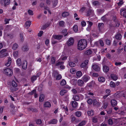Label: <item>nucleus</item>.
<instances>
[{
  "label": "nucleus",
  "mask_w": 126,
  "mask_h": 126,
  "mask_svg": "<svg viewBox=\"0 0 126 126\" xmlns=\"http://www.w3.org/2000/svg\"><path fill=\"white\" fill-rule=\"evenodd\" d=\"M87 46V42L86 40L84 39L80 40L78 42L77 46V49L80 50L84 49Z\"/></svg>",
  "instance_id": "obj_1"
},
{
  "label": "nucleus",
  "mask_w": 126,
  "mask_h": 126,
  "mask_svg": "<svg viewBox=\"0 0 126 126\" xmlns=\"http://www.w3.org/2000/svg\"><path fill=\"white\" fill-rule=\"evenodd\" d=\"M13 70L9 68H7L5 69L4 71V73L5 75L8 76H12L13 74Z\"/></svg>",
  "instance_id": "obj_2"
},
{
  "label": "nucleus",
  "mask_w": 126,
  "mask_h": 126,
  "mask_svg": "<svg viewBox=\"0 0 126 126\" xmlns=\"http://www.w3.org/2000/svg\"><path fill=\"white\" fill-rule=\"evenodd\" d=\"M88 62L89 61L88 60H85L80 65L81 67L85 69H87L88 67Z\"/></svg>",
  "instance_id": "obj_3"
},
{
  "label": "nucleus",
  "mask_w": 126,
  "mask_h": 126,
  "mask_svg": "<svg viewBox=\"0 0 126 126\" xmlns=\"http://www.w3.org/2000/svg\"><path fill=\"white\" fill-rule=\"evenodd\" d=\"M10 0H0V3L1 5L6 6L10 3Z\"/></svg>",
  "instance_id": "obj_4"
},
{
  "label": "nucleus",
  "mask_w": 126,
  "mask_h": 126,
  "mask_svg": "<svg viewBox=\"0 0 126 126\" xmlns=\"http://www.w3.org/2000/svg\"><path fill=\"white\" fill-rule=\"evenodd\" d=\"M104 24L103 23H100L98 24V27L99 31L100 32H103L104 31Z\"/></svg>",
  "instance_id": "obj_5"
},
{
  "label": "nucleus",
  "mask_w": 126,
  "mask_h": 126,
  "mask_svg": "<svg viewBox=\"0 0 126 126\" xmlns=\"http://www.w3.org/2000/svg\"><path fill=\"white\" fill-rule=\"evenodd\" d=\"M74 42V40L73 38L72 37L70 38L68 41L67 42L66 44L68 46H70L73 45Z\"/></svg>",
  "instance_id": "obj_6"
},
{
  "label": "nucleus",
  "mask_w": 126,
  "mask_h": 126,
  "mask_svg": "<svg viewBox=\"0 0 126 126\" xmlns=\"http://www.w3.org/2000/svg\"><path fill=\"white\" fill-rule=\"evenodd\" d=\"M7 50L6 49H3L0 51V53L2 57H3L7 55Z\"/></svg>",
  "instance_id": "obj_7"
},
{
  "label": "nucleus",
  "mask_w": 126,
  "mask_h": 126,
  "mask_svg": "<svg viewBox=\"0 0 126 126\" xmlns=\"http://www.w3.org/2000/svg\"><path fill=\"white\" fill-rule=\"evenodd\" d=\"M120 15L126 18V8H122L120 11Z\"/></svg>",
  "instance_id": "obj_8"
},
{
  "label": "nucleus",
  "mask_w": 126,
  "mask_h": 126,
  "mask_svg": "<svg viewBox=\"0 0 126 126\" xmlns=\"http://www.w3.org/2000/svg\"><path fill=\"white\" fill-rule=\"evenodd\" d=\"M92 67L94 70L95 71H99L100 70V67L97 65L94 64L92 65Z\"/></svg>",
  "instance_id": "obj_9"
},
{
  "label": "nucleus",
  "mask_w": 126,
  "mask_h": 126,
  "mask_svg": "<svg viewBox=\"0 0 126 126\" xmlns=\"http://www.w3.org/2000/svg\"><path fill=\"white\" fill-rule=\"evenodd\" d=\"M101 103L99 102L98 101H97L96 99L94 100L93 101V105L95 106L98 107L100 106Z\"/></svg>",
  "instance_id": "obj_10"
},
{
  "label": "nucleus",
  "mask_w": 126,
  "mask_h": 126,
  "mask_svg": "<svg viewBox=\"0 0 126 126\" xmlns=\"http://www.w3.org/2000/svg\"><path fill=\"white\" fill-rule=\"evenodd\" d=\"M90 79V77L87 75H84L82 78V79L84 82H87Z\"/></svg>",
  "instance_id": "obj_11"
},
{
  "label": "nucleus",
  "mask_w": 126,
  "mask_h": 126,
  "mask_svg": "<svg viewBox=\"0 0 126 126\" xmlns=\"http://www.w3.org/2000/svg\"><path fill=\"white\" fill-rule=\"evenodd\" d=\"M63 37V36L61 35H53L52 37L54 39L57 40H60Z\"/></svg>",
  "instance_id": "obj_12"
},
{
  "label": "nucleus",
  "mask_w": 126,
  "mask_h": 126,
  "mask_svg": "<svg viewBox=\"0 0 126 126\" xmlns=\"http://www.w3.org/2000/svg\"><path fill=\"white\" fill-rule=\"evenodd\" d=\"M84 84V82L82 79H79L78 80L77 84L78 86H83Z\"/></svg>",
  "instance_id": "obj_13"
},
{
  "label": "nucleus",
  "mask_w": 126,
  "mask_h": 126,
  "mask_svg": "<svg viewBox=\"0 0 126 126\" xmlns=\"http://www.w3.org/2000/svg\"><path fill=\"white\" fill-rule=\"evenodd\" d=\"M99 117L98 116H95L92 117V121L94 123L97 122Z\"/></svg>",
  "instance_id": "obj_14"
},
{
  "label": "nucleus",
  "mask_w": 126,
  "mask_h": 126,
  "mask_svg": "<svg viewBox=\"0 0 126 126\" xmlns=\"http://www.w3.org/2000/svg\"><path fill=\"white\" fill-rule=\"evenodd\" d=\"M12 59L11 58L9 57L8 58V60L6 63L5 65L6 66H9L11 63Z\"/></svg>",
  "instance_id": "obj_15"
},
{
  "label": "nucleus",
  "mask_w": 126,
  "mask_h": 126,
  "mask_svg": "<svg viewBox=\"0 0 126 126\" xmlns=\"http://www.w3.org/2000/svg\"><path fill=\"white\" fill-rule=\"evenodd\" d=\"M57 120L56 119H53L51 120L48 122V123L49 124H55L57 123Z\"/></svg>",
  "instance_id": "obj_16"
},
{
  "label": "nucleus",
  "mask_w": 126,
  "mask_h": 126,
  "mask_svg": "<svg viewBox=\"0 0 126 126\" xmlns=\"http://www.w3.org/2000/svg\"><path fill=\"white\" fill-rule=\"evenodd\" d=\"M31 24V21H27L25 24V26L26 28L27 29H28Z\"/></svg>",
  "instance_id": "obj_17"
},
{
  "label": "nucleus",
  "mask_w": 126,
  "mask_h": 126,
  "mask_svg": "<svg viewBox=\"0 0 126 126\" xmlns=\"http://www.w3.org/2000/svg\"><path fill=\"white\" fill-rule=\"evenodd\" d=\"M109 67L106 65L103 66V71L105 73L108 72L109 71Z\"/></svg>",
  "instance_id": "obj_18"
},
{
  "label": "nucleus",
  "mask_w": 126,
  "mask_h": 126,
  "mask_svg": "<svg viewBox=\"0 0 126 126\" xmlns=\"http://www.w3.org/2000/svg\"><path fill=\"white\" fill-rule=\"evenodd\" d=\"M111 78L113 80H116L118 79L117 76L115 74H112L110 75Z\"/></svg>",
  "instance_id": "obj_19"
},
{
  "label": "nucleus",
  "mask_w": 126,
  "mask_h": 126,
  "mask_svg": "<svg viewBox=\"0 0 126 126\" xmlns=\"http://www.w3.org/2000/svg\"><path fill=\"white\" fill-rule=\"evenodd\" d=\"M111 105L113 107H114L117 104V101L114 99L112 100L111 101Z\"/></svg>",
  "instance_id": "obj_20"
},
{
  "label": "nucleus",
  "mask_w": 126,
  "mask_h": 126,
  "mask_svg": "<svg viewBox=\"0 0 126 126\" xmlns=\"http://www.w3.org/2000/svg\"><path fill=\"white\" fill-rule=\"evenodd\" d=\"M61 60V59H60L57 61L55 64L56 66H58L60 65H61L63 64V62L60 61Z\"/></svg>",
  "instance_id": "obj_21"
},
{
  "label": "nucleus",
  "mask_w": 126,
  "mask_h": 126,
  "mask_svg": "<svg viewBox=\"0 0 126 126\" xmlns=\"http://www.w3.org/2000/svg\"><path fill=\"white\" fill-rule=\"evenodd\" d=\"M27 63L26 61H24L23 62L22 65V68L24 69H26L27 67Z\"/></svg>",
  "instance_id": "obj_22"
},
{
  "label": "nucleus",
  "mask_w": 126,
  "mask_h": 126,
  "mask_svg": "<svg viewBox=\"0 0 126 126\" xmlns=\"http://www.w3.org/2000/svg\"><path fill=\"white\" fill-rule=\"evenodd\" d=\"M87 121L84 120L82 121L79 123L77 125V126H84L86 124Z\"/></svg>",
  "instance_id": "obj_23"
},
{
  "label": "nucleus",
  "mask_w": 126,
  "mask_h": 126,
  "mask_svg": "<svg viewBox=\"0 0 126 126\" xmlns=\"http://www.w3.org/2000/svg\"><path fill=\"white\" fill-rule=\"evenodd\" d=\"M99 42H96L95 43V45H97L99 43L100 45L101 46H104V43L103 41L101 40H99Z\"/></svg>",
  "instance_id": "obj_24"
},
{
  "label": "nucleus",
  "mask_w": 126,
  "mask_h": 126,
  "mask_svg": "<svg viewBox=\"0 0 126 126\" xmlns=\"http://www.w3.org/2000/svg\"><path fill=\"white\" fill-rule=\"evenodd\" d=\"M73 108H76L78 105L77 103L75 101H72L71 102Z\"/></svg>",
  "instance_id": "obj_25"
},
{
  "label": "nucleus",
  "mask_w": 126,
  "mask_h": 126,
  "mask_svg": "<svg viewBox=\"0 0 126 126\" xmlns=\"http://www.w3.org/2000/svg\"><path fill=\"white\" fill-rule=\"evenodd\" d=\"M87 113L88 115L92 116L94 115V112L93 110H90L88 111Z\"/></svg>",
  "instance_id": "obj_26"
},
{
  "label": "nucleus",
  "mask_w": 126,
  "mask_h": 126,
  "mask_svg": "<svg viewBox=\"0 0 126 126\" xmlns=\"http://www.w3.org/2000/svg\"><path fill=\"white\" fill-rule=\"evenodd\" d=\"M44 106L45 107H50L51 106V105L50 102H46L44 103Z\"/></svg>",
  "instance_id": "obj_27"
},
{
  "label": "nucleus",
  "mask_w": 126,
  "mask_h": 126,
  "mask_svg": "<svg viewBox=\"0 0 126 126\" xmlns=\"http://www.w3.org/2000/svg\"><path fill=\"white\" fill-rule=\"evenodd\" d=\"M77 91L78 93H84L85 92V89L84 88H81L77 89Z\"/></svg>",
  "instance_id": "obj_28"
},
{
  "label": "nucleus",
  "mask_w": 126,
  "mask_h": 126,
  "mask_svg": "<svg viewBox=\"0 0 126 126\" xmlns=\"http://www.w3.org/2000/svg\"><path fill=\"white\" fill-rule=\"evenodd\" d=\"M72 99L74 100L78 101L79 99V95H75L73 96Z\"/></svg>",
  "instance_id": "obj_29"
},
{
  "label": "nucleus",
  "mask_w": 126,
  "mask_h": 126,
  "mask_svg": "<svg viewBox=\"0 0 126 126\" xmlns=\"http://www.w3.org/2000/svg\"><path fill=\"white\" fill-rule=\"evenodd\" d=\"M44 95L43 94H41L39 97V101L40 102H42L44 100Z\"/></svg>",
  "instance_id": "obj_30"
},
{
  "label": "nucleus",
  "mask_w": 126,
  "mask_h": 126,
  "mask_svg": "<svg viewBox=\"0 0 126 126\" xmlns=\"http://www.w3.org/2000/svg\"><path fill=\"white\" fill-rule=\"evenodd\" d=\"M115 37L117 39L120 40L122 38V36L121 34L118 33L116 34Z\"/></svg>",
  "instance_id": "obj_31"
},
{
  "label": "nucleus",
  "mask_w": 126,
  "mask_h": 126,
  "mask_svg": "<svg viewBox=\"0 0 126 126\" xmlns=\"http://www.w3.org/2000/svg\"><path fill=\"white\" fill-rule=\"evenodd\" d=\"M67 92V91L65 90H61L60 92V94L61 96H63Z\"/></svg>",
  "instance_id": "obj_32"
},
{
  "label": "nucleus",
  "mask_w": 126,
  "mask_h": 126,
  "mask_svg": "<svg viewBox=\"0 0 126 126\" xmlns=\"http://www.w3.org/2000/svg\"><path fill=\"white\" fill-rule=\"evenodd\" d=\"M16 63L18 66H20L21 65V61L20 59L19 58L17 60Z\"/></svg>",
  "instance_id": "obj_33"
},
{
  "label": "nucleus",
  "mask_w": 126,
  "mask_h": 126,
  "mask_svg": "<svg viewBox=\"0 0 126 126\" xmlns=\"http://www.w3.org/2000/svg\"><path fill=\"white\" fill-rule=\"evenodd\" d=\"M98 80L100 82H104L105 81V79L104 77H101L98 78Z\"/></svg>",
  "instance_id": "obj_34"
},
{
  "label": "nucleus",
  "mask_w": 126,
  "mask_h": 126,
  "mask_svg": "<svg viewBox=\"0 0 126 126\" xmlns=\"http://www.w3.org/2000/svg\"><path fill=\"white\" fill-rule=\"evenodd\" d=\"M92 51L90 49H89L86 51L84 53L86 55H88L92 54Z\"/></svg>",
  "instance_id": "obj_35"
},
{
  "label": "nucleus",
  "mask_w": 126,
  "mask_h": 126,
  "mask_svg": "<svg viewBox=\"0 0 126 126\" xmlns=\"http://www.w3.org/2000/svg\"><path fill=\"white\" fill-rule=\"evenodd\" d=\"M51 64H54L56 61V58L54 57H51Z\"/></svg>",
  "instance_id": "obj_36"
},
{
  "label": "nucleus",
  "mask_w": 126,
  "mask_h": 126,
  "mask_svg": "<svg viewBox=\"0 0 126 126\" xmlns=\"http://www.w3.org/2000/svg\"><path fill=\"white\" fill-rule=\"evenodd\" d=\"M82 75V73L81 71H78L76 73V75L78 77H80Z\"/></svg>",
  "instance_id": "obj_37"
},
{
  "label": "nucleus",
  "mask_w": 126,
  "mask_h": 126,
  "mask_svg": "<svg viewBox=\"0 0 126 126\" xmlns=\"http://www.w3.org/2000/svg\"><path fill=\"white\" fill-rule=\"evenodd\" d=\"M69 15V13L67 12H64L62 14V16L63 17H65L68 16Z\"/></svg>",
  "instance_id": "obj_38"
},
{
  "label": "nucleus",
  "mask_w": 126,
  "mask_h": 126,
  "mask_svg": "<svg viewBox=\"0 0 126 126\" xmlns=\"http://www.w3.org/2000/svg\"><path fill=\"white\" fill-rule=\"evenodd\" d=\"M75 115L78 117H80L81 115V112L79 111H77L75 113Z\"/></svg>",
  "instance_id": "obj_39"
},
{
  "label": "nucleus",
  "mask_w": 126,
  "mask_h": 126,
  "mask_svg": "<svg viewBox=\"0 0 126 126\" xmlns=\"http://www.w3.org/2000/svg\"><path fill=\"white\" fill-rule=\"evenodd\" d=\"M18 47V45L16 43H15L13 45L12 48L14 50H15Z\"/></svg>",
  "instance_id": "obj_40"
},
{
  "label": "nucleus",
  "mask_w": 126,
  "mask_h": 126,
  "mask_svg": "<svg viewBox=\"0 0 126 126\" xmlns=\"http://www.w3.org/2000/svg\"><path fill=\"white\" fill-rule=\"evenodd\" d=\"M110 86L112 88H115V83L112 81H111L110 83Z\"/></svg>",
  "instance_id": "obj_41"
},
{
  "label": "nucleus",
  "mask_w": 126,
  "mask_h": 126,
  "mask_svg": "<svg viewBox=\"0 0 126 126\" xmlns=\"http://www.w3.org/2000/svg\"><path fill=\"white\" fill-rule=\"evenodd\" d=\"M12 86L14 87H16L17 86V84L14 80H13L12 82Z\"/></svg>",
  "instance_id": "obj_42"
},
{
  "label": "nucleus",
  "mask_w": 126,
  "mask_h": 126,
  "mask_svg": "<svg viewBox=\"0 0 126 126\" xmlns=\"http://www.w3.org/2000/svg\"><path fill=\"white\" fill-rule=\"evenodd\" d=\"M73 29L74 31L75 32H77L78 31V27L77 25H75L74 26Z\"/></svg>",
  "instance_id": "obj_43"
},
{
  "label": "nucleus",
  "mask_w": 126,
  "mask_h": 126,
  "mask_svg": "<svg viewBox=\"0 0 126 126\" xmlns=\"http://www.w3.org/2000/svg\"><path fill=\"white\" fill-rule=\"evenodd\" d=\"M69 65L71 67H73L75 66V64L72 62H70L69 63Z\"/></svg>",
  "instance_id": "obj_44"
},
{
  "label": "nucleus",
  "mask_w": 126,
  "mask_h": 126,
  "mask_svg": "<svg viewBox=\"0 0 126 126\" xmlns=\"http://www.w3.org/2000/svg\"><path fill=\"white\" fill-rule=\"evenodd\" d=\"M66 84V81L64 79L61 82V84L62 85H64Z\"/></svg>",
  "instance_id": "obj_45"
},
{
  "label": "nucleus",
  "mask_w": 126,
  "mask_h": 126,
  "mask_svg": "<svg viewBox=\"0 0 126 126\" xmlns=\"http://www.w3.org/2000/svg\"><path fill=\"white\" fill-rule=\"evenodd\" d=\"M58 2V0H54L53 2V6L55 7L57 4Z\"/></svg>",
  "instance_id": "obj_46"
},
{
  "label": "nucleus",
  "mask_w": 126,
  "mask_h": 126,
  "mask_svg": "<svg viewBox=\"0 0 126 126\" xmlns=\"http://www.w3.org/2000/svg\"><path fill=\"white\" fill-rule=\"evenodd\" d=\"M64 23L63 21H60L59 23V25L60 26L63 27L64 25Z\"/></svg>",
  "instance_id": "obj_47"
},
{
  "label": "nucleus",
  "mask_w": 126,
  "mask_h": 126,
  "mask_svg": "<svg viewBox=\"0 0 126 126\" xmlns=\"http://www.w3.org/2000/svg\"><path fill=\"white\" fill-rule=\"evenodd\" d=\"M108 105V103L107 102H105L103 104V108L106 109Z\"/></svg>",
  "instance_id": "obj_48"
},
{
  "label": "nucleus",
  "mask_w": 126,
  "mask_h": 126,
  "mask_svg": "<svg viewBox=\"0 0 126 126\" xmlns=\"http://www.w3.org/2000/svg\"><path fill=\"white\" fill-rule=\"evenodd\" d=\"M70 71L72 74H74L76 73V70L72 68L70 69Z\"/></svg>",
  "instance_id": "obj_49"
},
{
  "label": "nucleus",
  "mask_w": 126,
  "mask_h": 126,
  "mask_svg": "<svg viewBox=\"0 0 126 126\" xmlns=\"http://www.w3.org/2000/svg\"><path fill=\"white\" fill-rule=\"evenodd\" d=\"M52 2L51 0H47L46 1V3L48 5H49Z\"/></svg>",
  "instance_id": "obj_50"
},
{
  "label": "nucleus",
  "mask_w": 126,
  "mask_h": 126,
  "mask_svg": "<svg viewBox=\"0 0 126 126\" xmlns=\"http://www.w3.org/2000/svg\"><path fill=\"white\" fill-rule=\"evenodd\" d=\"M108 123L109 125H111L113 123L112 120L111 119H109L108 120Z\"/></svg>",
  "instance_id": "obj_51"
},
{
  "label": "nucleus",
  "mask_w": 126,
  "mask_h": 126,
  "mask_svg": "<svg viewBox=\"0 0 126 126\" xmlns=\"http://www.w3.org/2000/svg\"><path fill=\"white\" fill-rule=\"evenodd\" d=\"M106 44L108 45H110V41L108 39H106L105 40Z\"/></svg>",
  "instance_id": "obj_52"
},
{
  "label": "nucleus",
  "mask_w": 126,
  "mask_h": 126,
  "mask_svg": "<svg viewBox=\"0 0 126 126\" xmlns=\"http://www.w3.org/2000/svg\"><path fill=\"white\" fill-rule=\"evenodd\" d=\"M36 123L37 124H40L42 123V121L41 120L38 119L36 121Z\"/></svg>",
  "instance_id": "obj_53"
},
{
  "label": "nucleus",
  "mask_w": 126,
  "mask_h": 126,
  "mask_svg": "<svg viewBox=\"0 0 126 126\" xmlns=\"http://www.w3.org/2000/svg\"><path fill=\"white\" fill-rule=\"evenodd\" d=\"M93 5L95 6L99 5V3L98 1H94L93 2Z\"/></svg>",
  "instance_id": "obj_54"
},
{
  "label": "nucleus",
  "mask_w": 126,
  "mask_h": 126,
  "mask_svg": "<svg viewBox=\"0 0 126 126\" xmlns=\"http://www.w3.org/2000/svg\"><path fill=\"white\" fill-rule=\"evenodd\" d=\"M97 11L98 13L99 14L102 13L104 11V10H101L100 9H98Z\"/></svg>",
  "instance_id": "obj_55"
},
{
  "label": "nucleus",
  "mask_w": 126,
  "mask_h": 126,
  "mask_svg": "<svg viewBox=\"0 0 126 126\" xmlns=\"http://www.w3.org/2000/svg\"><path fill=\"white\" fill-rule=\"evenodd\" d=\"M28 13L30 15H33V13L32 10H29L28 11Z\"/></svg>",
  "instance_id": "obj_56"
},
{
  "label": "nucleus",
  "mask_w": 126,
  "mask_h": 126,
  "mask_svg": "<svg viewBox=\"0 0 126 126\" xmlns=\"http://www.w3.org/2000/svg\"><path fill=\"white\" fill-rule=\"evenodd\" d=\"M41 2L40 5V6L41 7H43L44 6V3L43 2V0H41Z\"/></svg>",
  "instance_id": "obj_57"
},
{
  "label": "nucleus",
  "mask_w": 126,
  "mask_h": 126,
  "mask_svg": "<svg viewBox=\"0 0 126 126\" xmlns=\"http://www.w3.org/2000/svg\"><path fill=\"white\" fill-rule=\"evenodd\" d=\"M36 92L35 90H33L31 91V92H30L28 93L29 94L31 95H32L34 94H35Z\"/></svg>",
  "instance_id": "obj_58"
},
{
  "label": "nucleus",
  "mask_w": 126,
  "mask_h": 126,
  "mask_svg": "<svg viewBox=\"0 0 126 126\" xmlns=\"http://www.w3.org/2000/svg\"><path fill=\"white\" fill-rule=\"evenodd\" d=\"M14 56L16 57H17L18 55V52L17 51H15L13 53Z\"/></svg>",
  "instance_id": "obj_59"
},
{
  "label": "nucleus",
  "mask_w": 126,
  "mask_h": 126,
  "mask_svg": "<svg viewBox=\"0 0 126 126\" xmlns=\"http://www.w3.org/2000/svg\"><path fill=\"white\" fill-rule=\"evenodd\" d=\"M37 79V76H33L31 78V80L32 81H34Z\"/></svg>",
  "instance_id": "obj_60"
},
{
  "label": "nucleus",
  "mask_w": 126,
  "mask_h": 126,
  "mask_svg": "<svg viewBox=\"0 0 126 126\" xmlns=\"http://www.w3.org/2000/svg\"><path fill=\"white\" fill-rule=\"evenodd\" d=\"M22 49L24 51H27L28 50V48L26 46H24L22 48Z\"/></svg>",
  "instance_id": "obj_61"
},
{
  "label": "nucleus",
  "mask_w": 126,
  "mask_h": 126,
  "mask_svg": "<svg viewBox=\"0 0 126 126\" xmlns=\"http://www.w3.org/2000/svg\"><path fill=\"white\" fill-rule=\"evenodd\" d=\"M124 3L123 1L122 0H120V1L118 3V4L119 6H121Z\"/></svg>",
  "instance_id": "obj_62"
},
{
  "label": "nucleus",
  "mask_w": 126,
  "mask_h": 126,
  "mask_svg": "<svg viewBox=\"0 0 126 126\" xmlns=\"http://www.w3.org/2000/svg\"><path fill=\"white\" fill-rule=\"evenodd\" d=\"M62 78V76L61 75L59 74L56 77V79L57 80H59L61 79Z\"/></svg>",
  "instance_id": "obj_63"
},
{
  "label": "nucleus",
  "mask_w": 126,
  "mask_h": 126,
  "mask_svg": "<svg viewBox=\"0 0 126 126\" xmlns=\"http://www.w3.org/2000/svg\"><path fill=\"white\" fill-rule=\"evenodd\" d=\"M93 101L91 99H89L87 101V102L89 104H91L92 103Z\"/></svg>",
  "instance_id": "obj_64"
}]
</instances>
